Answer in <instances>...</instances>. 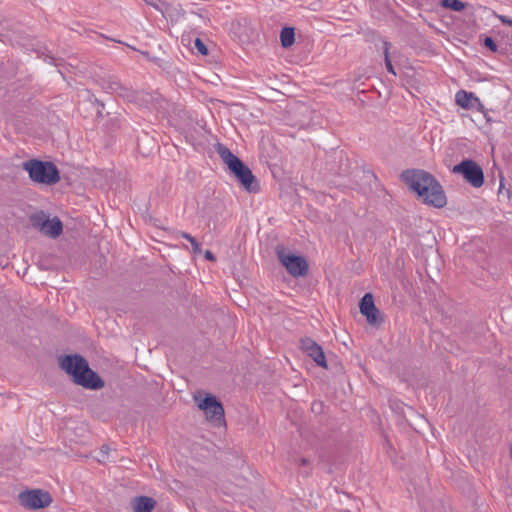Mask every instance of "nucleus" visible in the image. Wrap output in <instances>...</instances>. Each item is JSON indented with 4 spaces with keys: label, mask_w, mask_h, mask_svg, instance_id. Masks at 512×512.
I'll return each mask as SVG.
<instances>
[{
    "label": "nucleus",
    "mask_w": 512,
    "mask_h": 512,
    "mask_svg": "<svg viewBox=\"0 0 512 512\" xmlns=\"http://www.w3.org/2000/svg\"><path fill=\"white\" fill-rule=\"evenodd\" d=\"M59 366L72 377L75 384L85 389L99 390L105 385L101 377L89 367L88 361L79 354L60 357Z\"/></svg>",
    "instance_id": "f257e3e1"
},
{
    "label": "nucleus",
    "mask_w": 512,
    "mask_h": 512,
    "mask_svg": "<svg viewBox=\"0 0 512 512\" xmlns=\"http://www.w3.org/2000/svg\"><path fill=\"white\" fill-rule=\"evenodd\" d=\"M217 152L222 161L228 166L231 173L234 174L246 191L250 193L259 191L260 187L258 180L253 175L250 168L245 165L241 159H239L223 144H218Z\"/></svg>",
    "instance_id": "f03ea898"
},
{
    "label": "nucleus",
    "mask_w": 512,
    "mask_h": 512,
    "mask_svg": "<svg viewBox=\"0 0 512 512\" xmlns=\"http://www.w3.org/2000/svg\"><path fill=\"white\" fill-rule=\"evenodd\" d=\"M22 166L33 182L53 185L60 180L59 170L52 162L30 159L23 162Z\"/></svg>",
    "instance_id": "7ed1b4c3"
},
{
    "label": "nucleus",
    "mask_w": 512,
    "mask_h": 512,
    "mask_svg": "<svg viewBox=\"0 0 512 512\" xmlns=\"http://www.w3.org/2000/svg\"><path fill=\"white\" fill-rule=\"evenodd\" d=\"M276 254L291 276L301 277L307 274L308 263L304 257L288 252L283 246H277Z\"/></svg>",
    "instance_id": "20e7f679"
},
{
    "label": "nucleus",
    "mask_w": 512,
    "mask_h": 512,
    "mask_svg": "<svg viewBox=\"0 0 512 512\" xmlns=\"http://www.w3.org/2000/svg\"><path fill=\"white\" fill-rule=\"evenodd\" d=\"M453 173L463 176L474 188H480L484 184V173L482 168L473 160L465 159L452 169Z\"/></svg>",
    "instance_id": "39448f33"
},
{
    "label": "nucleus",
    "mask_w": 512,
    "mask_h": 512,
    "mask_svg": "<svg viewBox=\"0 0 512 512\" xmlns=\"http://www.w3.org/2000/svg\"><path fill=\"white\" fill-rule=\"evenodd\" d=\"M20 504L30 510L44 509L52 503V496L42 489L27 490L18 496Z\"/></svg>",
    "instance_id": "423d86ee"
},
{
    "label": "nucleus",
    "mask_w": 512,
    "mask_h": 512,
    "mask_svg": "<svg viewBox=\"0 0 512 512\" xmlns=\"http://www.w3.org/2000/svg\"><path fill=\"white\" fill-rule=\"evenodd\" d=\"M400 179L411 191L438 183L432 174L422 169H406L401 173Z\"/></svg>",
    "instance_id": "0eeeda50"
},
{
    "label": "nucleus",
    "mask_w": 512,
    "mask_h": 512,
    "mask_svg": "<svg viewBox=\"0 0 512 512\" xmlns=\"http://www.w3.org/2000/svg\"><path fill=\"white\" fill-rule=\"evenodd\" d=\"M418 198L425 204L431 205L436 208H441L446 205L447 198L440 183L427 185L421 187V190H413Z\"/></svg>",
    "instance_id": "6e6552de"
},
{
    "label": "nucleus",
    "mask_w": 512,
    "mask_h": 512,
    "mask_svg": "<svg viewBox=\"0 0 512 512\" xmlns=\"http://www.w3.org/2000/svg\"><path fill=\"white\" fill-rule=\"evenodd\" d=\"M198 407L204 411L206 419L220 426L225 422L224 408L214 395L207 394L199 403Z\"/></svg>",
    "instance_id": "1a4fd4ad"
},
{
    "label": "nucleus",
    "mask_w": 512,
    "mask_h": 512,
    "mask_svg": "<svg viewBox=\"0 0 512 512\" xmlns=\"http://www.w3.org/2000/svg\"><path fill=\"white\" fill-rule=\"evenodd\" d=\"M360 312L367 319V322L371 325H379L383 322L380 317V312L376 307L371 293H366L360 300L359 303Z\"/></svg>",
    "instance_id": "9d476101"
},
{
    "label": "nucleus",
    "mask_w": 512,
    "mask_h": 512,
    "mask_svg": "<svg viewBox=\"0 0 512 512\" xmlns=\"http://www.w3.org/2000/svg\"><path fill=\"white\" fill-rule=\"evenodd\" d=\"M300 347L302 351L312 358L318 366L327 369L328 365L326 357L322 347L318 343L313 339L306 337L301 339Z\"/></svg>",
    "instance_id": "9b49d317"
},
{
    "label": "nucleus",
    "mask_w": 512,
    "mask_h": 512,
    "mask_svg": "<svg viewBox=\"0 0 512 512\" xmlns=\"http://www.w3.org/2000/svg\"><path fill=\"white\" fill-rule=\"evenodd\" d=\"M455 101L464 109L480 111L483 108L479 98L472 92L458 91L455 95Z\"/></svg>",
    "instance_id": "f8f14e48"
},
{
    "label": "nucleus",
    "mask_w": 512,
    "mask_h": 512,
    "mask_svg": "<svg viewBox=\"0 0 512 512\" xmlns=\"http://www.w3.org/2000/svg\"><path fill=\"white\" fill-rule=\"evenodd\" d=\"M155 506V499L149 496H136L130 500L132 512H152Z\"/></svg>",
    "instance_id": "ddd939ff"
},
{
    "label": "nucleus",
    "mask_w": 512,
    "mask_h": 512,
    "mask_svg": "<svg viewBox=\"0 0 512 512\" xmlns=\"http://www.w3.org/2000/svg\"><path fill=\"white\" fill-rule=\"evenodd\" d=\"M100 86L109 93H118L121 96H126L127 89L120 83L118 78L114 75H108L100 79Z\"/></svg>",
    "instance_id": "4468645a"
},
{
    "label": "nucleus",
    "mask_w": 512,
    "mask_h": 512,
    "mask_svg": "<svg viewBox=\"0 0 512 512\" xmlns=\"http://www.w3.org/2000/svg\"><path fill=\"white\" fill-rule=\"evenodd\" d=\"M63 231V224L58 217L48 219L47 228L44 229L43 233L51 238L58 237Z\"/></svg>",
    "instance_id": "2eb2a0df"
},
{
    "label": "nucleus",
    "mask_w": 512,
    "mask_h": 512,
    "mask_svg": "<svg viewBox=\"0 0 512 512\" xmlns=\"http://www.w3.org/2000/svg\"><path fill=\"white\" fill-rule=\"evenodd\" d=\"M48 219L49 217L43 211L30 216L32 226L38 229L41 233H43L44 229L47 228Z\"/></svg>",
    "instance_id": "dca6fc26"
},
{
    "label": "nucleus",
    "mask_w": 512,
    "mask_h": 512,
    "mask_svg": "<svg viewBox=\"0 0 512 512\" xmlns=\"http://www.w3.org/2000/svg\"><path fill=\"white\" fill-rule=\"evenodd\" d=\"M281 45L284 48H288L293 45L295 41V30L293 27H284L280 33Z\"/></svg>",
    "instance_id": "f3484780"
},
{
    "label": "nucleus",
    "mask_w": 512,
    "mask_h": 512,
    "mask_svg": "<svg viewBox=\"0 0 512 512\" xmlns=\"http://www.w3.org/2000/svg\"><path fill=\"white\" fill-rule=\"evenodd\" d=\"M390 45H391L390 42L383 41V53H384L385 66H386L387 71L390 74L396 76V72H395L394 66L392 65V62L390 60V55H389Z\"/></svg>",
    "instance_id": "a211bd4d"
},
{
    "label": "nucleus",
    "mask_w": 512,
    "mask_h": 512,
    "mask_svg": "<svg viewBox=\"0 0 512 512\" xmlns=\"http://www.w3.org/2000/svg\"><path fill=\"white\" fill-rule=\"evenodd\" d=\"M179 236L188 240L190 244L192 245V249L194 253H200L201 252V245L200 243L189 233L187 232H179Z\"/></svg>",
    "instance_id": "6ab92c4d"
},
{
    "label": "nucleus",
    "mask_w": 512,
    "mask_h": 512,
    "mask_svg": "<svg viewBox=\"0 0 512 512\" xmlns=\"http://www.w3.org/2000/svg\"><path fill=\"white\" fill-rule=\"evenodd\" d=\"M110 447L106 444L102 445L97 456V460L100 463H106L109 460Z\"/></svg>",
    "instance_id": "aec40b11"
},
{
    "label": "nucleus",
    "mask_w": 512,
    "mask_h": 512,
    "mask_svg": "<svg viewBox=\"0 0 512 512\" xmlns=\"http://www.w3.org/2000/svg\"><path fill=\"white\" fill-rule=\"evenodd\" d=\"M194 45H195V48L197 49V51L201 55H203V56L208 55V48H207V46L203 43V41L200 38H196L195 39Z\"/></svg>",
    "instance_id": "412c9836"
},
{
    "label": "nucleus",
    "mask_w": 512,
    "mask_h": 512,
    "mask_svg": "<svg viewBox=\"0 0 512 512\" xmlns=\"http://www.w3.org/2000/svg\"><path fill=\"white\" fill-rule=\"evenodd\" d=\"M466 3L460 0H450V10L462 11L466 7Z\"/></svg>",
    "instance_id": "4be33fe9"
},
{
    "label": "nucleus",
    "mask_w": 512,
    "mask_h": 512,
    "mask_svg": "<svg viewBox=\"0 0 512 512\" xmlns=\"http://www.w3.org/2000/svg\"><path fill=\"white\" fill-rule=\"evenodd\" d=\"M484 45L489 48L491 51L495 52L497 50V45L495 41L491 37H486L484 40Z\"/></svg>",
    "instance_id": "5701e85b"
},
{
    "label": "nucleus",
    "mask_w": 512,
    "mask_h": 512,
    "mask_svg": "<svg viewBox=\"0 0 512 512\" xmlns=\"http://www.w3.org/2000/svg\"><path fill=\"white\" fill-rule=\"evenodd\" d=\"M498 18L499 20L503 23V24H506L510 27H512V18H509L507 16H504V15H498Z\"/></svg>",
    "instance_id": "b1692460"
},
{
    "label": "nucleus",
    "mask_w": 512,
    "mask_h": 512,
    "mask_svg": "<svg viewBox=\"0 0 512 512\" xmlns=\"http://www.w3.org/2000/svg\"><path fill=\"white\" fill-rule=\"evenodd\" d=\"M205 258L211 261L215 260V256L210 250L205 252Z\"/></svg>",
    "instance_id": "393cba45"
},
{
    "label": "nucleus",
    "mask_w": 512,
    "mask_h": 512,
    "mask_svg": "<svg viewBox=\"0 0 512 512\" xmlns=\"http://www.w3.org/2000/svg\"><path fill=\"white\" fill-rule=\"evenodd\" d=\"M440 5L441 7L448 9V0H441Z\"/></svg>",
    "instance_id": "a878e982"
},
{
    "label": "nucleus",
    "mask_w": 512,
    "mask_h": 512,
    "mask_svg": "<svg viewBox=\"0 0 512 512\" xmlns=\"http://www.w3.org/2000/svg\"><path fill=\"white\" fill-rule=\"evenodd\" d=\"M308 462H309V460H308V459H306V458H301V459H300V464H301V465H306V464H308Z\"/></svg>",
    "instance_id": "bb28decb"
},
{
    "label": "nucleus",
    "mask_w": 512,
    "mask_h": 512,
    "mask_svg": "<svg viewBox=\"0 0 512 512\" xmlns=\"http://www.w3.org/2000/svg\"><path fill=\"white\" fill-rule=\"evenodd\" d=\"M49 59L50 61H53L54 58L52 56H46L45 60Z\"/></svg>",
    "instance_id": "cd10ccee"
},
{
    "label": "nucleus",
    "mask_w": 512,
    "mask_h": 512,
    "mask_svg": "<svg viewBox=\"0 0 512 512\" xmlns=\"http://www.w3.org/2000/svg\"><path fill=\"white\" fill-rule=\"evenodd\" d=\"M109 39H110L111 41H113V42L121 43V41H119V40H116V39H113V38H109Z\"/></svg>",
    "instance_id": "c85d7f7f"
},
{
    "label": "nucleus",
    "mask_w": 512,
    "mask_h": 512,
    "mask_svg": "<svg viewBox=\"0 0 512 512\" xmlns=\"http://www.w3.org/2000/svg\"><path fill=\"white\" fill-rule=\"evenodd\" d=\"M511 457H512V446H511Z\"/></svg>",
    "instance_id": "c756f323"
}]
</instances>
